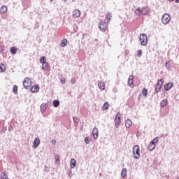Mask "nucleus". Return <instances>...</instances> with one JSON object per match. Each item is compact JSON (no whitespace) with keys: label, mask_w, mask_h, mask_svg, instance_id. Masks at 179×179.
<instances>
[{"label":"nucleus","mask_w":179,"mask_h":179,"mask_svg":"<svg viewBox=\"0 0 179 179\" xmlns=\"http://www.w3.org/2000/svg\"><path fill=\"white\" fill-rule=\"evenodd\" d=\"M133 155L135 159H139L141 157V150L139 145H134L133 148Z\"/></svg>","instance_id":"1"},{"label":"nucleus","mask_w":179,"mask_h":179,"mask_svg":"<svg viewBox=\"0 0 179 179\" xmlns=\"http://www.w3.org/2000/svg\"><path fill=\"white\" fill-rule=\"evenodd\" d=\"M157 142H159V137H155L148 145V150H154V149L156 148V143H157Z\"/></svg>","instance_id":"2"},{"label":"nucleus","mask_w":179,"mask_h":179,"mask_svg":"<svg viewBox=\"0 0 179 179\" xmlns=\"http://www.w3.org/2000/svg\"><path fill=\"white\" fill-rule=\"evenodd\" d=\"M31 85H33V82H31V79L29 78H25L23 81V86L24 89H29L31 87Z\"/></svg>","instance_id":"3"},{"label":"nucleus","mask_w":179,"mask_h":179,"mask_svg":"<svg viewBox=\"0 0 179 179\" xmlns=\"http://www.w3.org/2000/svg\"><path fill=\"white\" fill-rule=\"evenodd\" d=\"M139 40L141 45H146L148 44V36H146V34H141Z\"/></svg>","instance_id":"4"},{"label":"nucleus","mask_w":179,"mask_h":179,"mask_svg":"<svg viewBox=\"0 0 179 179\" xmlns=\"http://www.w3.org/2000/svg\"><path fill=\"white\" fill-rule=\"evenodd\" d=\"M135 13L137 14L138 16H141V15H146L148 10H146V8H137L135 10Z\"/></svg>","instance_id":"5"},{"label":"nucleus","mask_w":179,"mask_h":179,"mask_svg":"<svg viewBox=\"0 0 179 179\" xmlns=\"http://www.w3.org/2000/svg\"><path fill=\"white\" fill-rule=\"evenodd\" d=\"M171 19V17L170 16V14L166 13L162 16V22L164 24H167V23L170 22Z\"/></svg>","instance_id":"6"},{"label":"nucleus","mask_w":179,"mask_h":179,"mask_svg":"<svg viewBox=\"0 0 179 179\" xmlns=\"http://www.w3.org/2000/svg\"><path fill=\"white\" fill-rule=\"evenodd\" d=\"M121 124V113H118L115 117V126L118 128Z\"/></svg>","instance_id":"7"},{"label":"nucleus","mask_w":179,"mask_h":179,"mask_svg":"<svg viewBox=\"0 0 179 179\" xmlns=\"http://www.w3.org/2000/svg\"><path fill=\"white\" fill-rule=\"evenodd\" d=\"M164 82V79H160L157 83V85H156V88H155V90L157 92H160V90H162V86H163V83Z\"/></svg>","instance_id":"8"},{"label":"nucleus","mask_w":179,"mask_h":179,"mask_svg":"<svg viewBox=\"0 0 179 179\" xmlns=\"http://www.w3.org/2000/svg\"><path fill=\"white\" fill-rule=\"evenodd\" d=\"M108 26L107 25V23L103 22H99V29L101 30V31H106L107 30Z\"/></svg>","instance_id":"9"},{"label":"nucleus","mask_w":179,"mask_h":179,"mask_svg":"<svg viewBox=\"0 0 179 179\" xmlns=\"http://www.w3.org/2000/svg\"><path fill=\"white\" fill-rule=\"evenodd\" d=\"M92 136L94 138L97 139L99 138V129L97 127H94L92 130Z\"/></svg>","instance_id":"10"},{"label":"nucleus","mask_w":179,"mask_h":179,"mask_svg":"<svg viewBox=\"0 0 179 179\" xmlns=\"http://www.w3.org/2000/svg\"><path fill=\"white\" fill-rule=\"evenodd\" d=\"M38 145H40V138H36L33 143L34 149L38 148Z\"/></svg>","instance_id":"11"},{"label":"nucleus","mask_w":179,"mask_h":179,"mask_svg":"<svg viewBox=\"0 0 179 179\" xmlns=\"http://www.w3.org/2000/svg\"><path fill=\"white\" fill-rule=\"evenodd\" d=\"M128 85L130 87H134V76H130L129 77Z\"/></svg>","instance_id":"12"},{"label":"nucleus","mask_w":179,"mask_h":179,"mask_svg":"<svg viewBox=\"0 0 179 179\" xmlns=\"http://www.w3.org/2000/svg\"><path fill=\"white\" fill-rule=\"evenodd\" d=\"M98 87L101 90H104V89H106V83H104V82H103V81H100L98 83Z\"/></svg>","instance_id":"13"},{"label":"nucleus","mask_w":179,"mask_h":179,"mask_svg":"<svg viewBox=\"0 0 179 179\" xmlns=\"http://www.w3.org/2000/svg\"><path fill=\"white\" fill-rule=\"evenodd\" d=\"M38 90H40V87H38V85L32 86L31 88V92H32V93H37Z\"/></svg>","instance_id":"14"},{"label":"nucleus","mask_w":179,"mask_h":179,"mask_svg":"<svg viewBox=\"0 0 179 179\" xmlns=\"http://www.w3.org/2000/svg\"><path fill=\"white\" fill-rule=\"evenodd\" d=\"M71 169H75L76 167V160L75 159H71L70 162Z\"/></svg>","instance_id":"15"},{"label":"nucleus","mask_w":179,"mask_h":179,"mask_svg":"<svg viewBox=\"0 0 179 179\" xmlns=\"http://www.w3.org/2000/svg\"><path fill=\"white\" fill-rule=\"evenodd\" d=\"M73 16L74 17H79L80 16V11L79 10H74L73 11Z\"/></svg>","instance_id":"16"},{"label":"nucleus","mask_w":179,"mask_h":179,"mask_svg":"<svg viewBox=\"0 0 179 179\" xmlns=\"http://www.w3.org/2000/svg\"><path fill=\"white\" fill-rule=\"evenodd\" d=\"M173 87V83H169L164 85V90H170Z\"/></svg>","instance_id":"17"},{"label":"nucleus","mask_w":179,"mask_h":179,"mask_svg":"<svg viewBox=\"0 0 179 179\" xmlns=\"http://www.w3.org/2000/svg\"><path fill=\"white\" fill-rule=\"evenodd\" d=\"M8 12V6H3L0 9V13H6Z\"/></svg>","instance_id":"18"},{"label":"nucleus","mask_w":179,"mask_h":179,"mask_svg":"<svg viewBox=\"0 0 179 179\" xmlns=\"http://www.w3.org/2000/svg\"><path fill=\"white\" fill-rule=\"evenodd\" d=\"M109 108H110V103H108V102L106 101L102 106V110H103V111H105V110H108Z\"/></svg>","instance_id":"19"},{"label":"nucleus","mask_w":179,"mask_h":179,"mask_svg":"<svg viewBox=\"0 0 179 179\" xmlns=\"http://www.w3.org/2000/svg\"><path fill=\"white\" fill-rule=\"evenodd\" d=\"M131 125H132V121H131V120L129 119H127L125 123L126 128H131Z\"/></svg>","instance_id":"20"},{"label":"nucleus","mask_w":179,"mask_h":179,"mask_svg":"<svg viewBox=\"0 0 179 179\" xmlns=\"http://www.w3.org/2000/svg\"><path fill=\"white\" fill-rule=\"evenodd\" d=\"M45 61H46L45 57H44V56L42 57V58L40 59L41 64H43V65H42L43 69H44V65H46L47 62H45Z\"/></svg>","instance_id":"21"},{"label":"nucleus","mask_w":179,"mask_h":179,"mask_svg":"<svg viewBox=\"0 0 179 179\" xmlns=\"http://www.w3.org/2000/svg\"><path fill=\"white\" fill-rule=\"evenodd\" d=\"M45 110H47V103H42L41 105V113H45Z\"/></svg>","instance_id":"22"},{"label":"nucleus","mask_w":179,"mask_h":179,"mask_svg":"<svg viewBox=\"0 0 179 179\" xmlns=\"http://www.w3.org/2000/svg\"><path fill=\"white\" fill-rule=\"evenodd\" d=\"M127 169H123L121 172V176L122 178H125L127 177Z\"/></svg>","instance_id":"23"},{"label":"nucleus","mask_w":179,"mask_h":179,"mask_svg":"<svg viewBox=\"0 0 179 179\" xmlns=\"http://www.w3.org/2000/svg\"><path fill=\"white\" fill-rule=\"evenodd\" d=\"M67 45H68L67 39H63L60 43L61 47H66Z\"/></svg>","instance_id":"24"},{"label":"nucleus","mask_w":179,"mask_h":179,"mask_svg":"<svg viewBox=\"0 0 179 179\" xmlns=\"http://www.w3.org/2000/svg\"><path fill=\"white\" fill-rule=\"evenodd\" d=\"M6 71V67L5 66V64L1 63L0 64V72H5Z\"/></svg>","instance_id":"25"},{"label":"nucleus","mask_w":179,"mask_h":179,"mask_svg":"<svg viewBox=\"0 0 179 179\" xmlns=\"http://www.w3.org/2000/svg\"><path fill=\"white\" fill-rule=\"evenodd\" d=\"M10 52H11V54L15 55V54H16V52H17V48H16V47L10 48Z\"/></svg>","instance_id":"26"},{"label":"nucleus","mask_w":179,"mask_h":179,"mask_svg":"<svg viewBox=\"0 0 179 179\" xmlns=\"http://www.w3.org/2000/svg\"><path fill=\"white\" fill-rule=\"evenodd\" d=\"M167 103H168L167 99L162 100L160 103L161 107H164L167 106Z\"/></svg>","instance_id":"27"},{"label":"nucleus","mask_w":179,"mask_h":179,"mask_svg":"<svg viewBox=\"0 0 179 179\" xmlns=\"http://www.w3.org/2000/svg\"><path fill=\"white\" fill-rule=\"evenodd\" d=\"M106 19L108 23L110 22V20H111V13H108L106 15Z\"/></svg>","instance_id":"28"},{"label":"nucleus","mask_w":179,"mask_h":179,"mask_svg":"<svg viewBox=\"0 0 179 179\" xmlns=\"http://www.w3.org/2000/svg\"><path fill=\"white\" fill-rule=\"evenodd\" d=\"M1 179H8V176H6V173L2 172L1 173Z\"/></svg>","instance_id":"29"},{"label":"nucleus","mask_w":179,"mask_h":179,"mask_svg":"<svg viewBox=\"0 0 179 179\" xmlns=\"http://www.w3.org/2000/svg\"><path fill=\"white\" fill-rule=\"evenodd\" d=\"M143 95L146 97L148 96V90L146 88H143L142 91Z\"/></svg>","instance_id":"30"},{"label":"nucleus","mask_w":179,"mask_h":179,"mask_svg":"<svg viewBox=\"0 0 179 179\" xmlns=\"http://www.w3.org/2000/svg\"><path fill=\"white\" fill-rule=\"evenodd\" d=\"M53 106H54V107H58V106H59V101L55 100L53 101Z\"/></svg>","instance_id":"31"},{"label":"nucleus","mask_w":179,"mask_h":179,"mask_svg":"<svg viewBox=\"0 0 179 179\" xmlns=\"http://www.w3.org/2000/svg\"><path fill=\"white\" fill-rule=\"evenodd\" d=\"M55 158V160H56L55 161L56 164H59V163H60L59 155H56Z\"/></svg>","instance_id":"32"},{"label":"nucleus","mask_w":179,"mask_h":179,"mask_svg":"<svg viewBox=\"0 0 179 179\" xmlns=\"http://www.w3.org/2000/svg\"><path fill=\"white\" fill-rule=\"evenodd\" d=\"M142 54H143L142 50H139L137 51V57H142Z\"/></svg>","instance_id":"33"},{"label":"nucleus","mask_w":179,"mask_h":179,"mask_svg":"<svg viewBox=\"0 0 179 179\" xmlns=\"http://www.w3.org/2000/svg\"><path fill=\"white\" fill-rule=\"evenodd\" d=\"M13 92L17 94V85H15L13 88Z\"/></svg>","instance_id":"34"},{"label":"nucleus","mask_w":179,"mask_h":179,"mask_svg":"<svg viewBox=\"0 0 179 179\" xmlns=\"http://www.w3.org/2000/svg\"><path fill=\"white\" fill-rule=\"evenodd\" d=\"M85 143L87 145L89 143H90V139L89 138V137H85Z\"/></svg>","instance_id":"35"},{"label":"nucleus","mask_w":179,"mask_h":179,"mask_svg":"<svg viewBox=\"0 0 179 179\" xmlns=\"http://www.w3.org/2000/svg\"><path fill=\"white\" fill-rule=\"evenodd\" d=\"M60 82L62 85H65V78H62Z\"/></svg>","instance_id":"36"},{"label":"nucleus","mask_w":179,"mask_h":179,"mask_svg":"<svg viewBox=\"0 0 179 179\" xmlns=\"http://www.w3.org/2000/svg\"><path fill=\"white\" fill-rule=\"evenodd\" d=\"M165 66H166V68H168V69L170 68V62H166L165 64Z\"/></svg>","instance_id":"37"},{"label":"nucleus","mask_w":179,"mask_h":179,"mask_svg":"<svg viewBox=\"0 0 179 179\" xmlns=\"http://www.w3.org/2000/svg\"><path fill=\"white\" fill-rule=\"evenodd\" d=\"M72 85H75V83H76V80H75V78H73L71 80Z\"/></svg>","instance_id":"38"},{"label":"nucleus","mask_w":179,"mask_h":179,"mask_svg":"<svg viewBox=\"0 0 179 179\" xmlns=\"http://www.w3.org/2000/svg\"><path fill=\"white\" fill-rule=\"evenodd\" d=\"M52 145H55L57 143V141L52 140Z\"/></svg>","instance_id":"39"},{"label":"nucleus","mask_w":179,"mask_h":179,"mask_svg":"<svg viewBox=\"0 0 179 179\" xmlns=\"http://www.w3.org/2000/svg\"><path fill=\"white\" fill-rule=\"evenodd\" d=\"M46 68H47V63H46V65L44 64V69H46Z\"/></svg>","instance_id":"40"},{"label":"nucleus","mask_w":179,"mask_h":179,"mask_svg":"<svg viewBox=\"0 0 179 179\" xmlns=\"http://www.w3.org/2000/svg\"><path fill=\"white\" fill-rule=\"evenodd\" d=\"M176 3H179V0H176Z\"/></svg>","instance_id":"41"},{"label":"nucleus","mask_w":179,"mask_h":179,"mask_svg":"<svg viewBox=\"0 0 179 179\" xmlns=\"http://www.w3.org/2000/svg\"><path fill=\"white\" fill-rule=\"evenodd\" d=\"M169 1H170L171 2L173 1V0H169Z\"/></svg>","instance_id":"42"},{"label":"nucleus","mask_w":179,"mask_h":179,"mask_svg":"<svg viewBox=\"0 0 179 179\" xmlns=\"http://www.w3.org/2000/svg\"><path fill=\"white\" fill-rule=\"evenodd\" d=\"M50 1H54V0H50Z\"/></svg>","instance_id":"43"}]
</instances>
